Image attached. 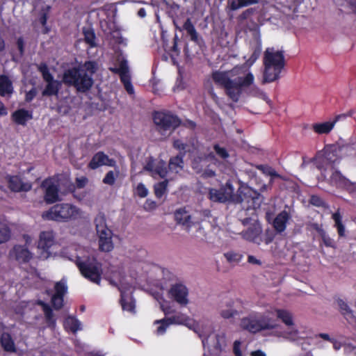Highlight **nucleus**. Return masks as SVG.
<instances>
[{
	"label": "nucleus",
	"mask_w": 356,
	"mask_h": 356,
	"mask_svg": "<svg viewBox=\"0 0 356 356\" xmlns=\"http://www.w3.org/2000/svg\"><path fill=\"white\" fill-rule=\"evenodd\" d=\"M97 70V64L95 61H86L81 66L65 70L62 81L67 86H73L79 92H87L92 87V76Z\"/></svg>",
	"instance_id": "nucleus-1"
},
{
	"label": "nucleus",
	"mask_w": 356,
	"mask_h": 356,
	"mask_svg": "<svg viewBox=\"0 0 356 356\" xmlns=\"http://www.w3.org/2000/svg\"><path fill=\"white\" fill-rule=\"evenodd\" d=\"M211 77L216 84L225 88L227 95L235 102L238 101L243 88L249 87L254 82V76L251 72L243 77L231 79L226 72L215 71Z\"/></svg>",
	"instance_id": "nucleus-2"
},
{
	"label": "nucleus",
	"mask_w": 356,
	"mask_h": 356,
	"mask_svg": "<svg viewBox=\"0 0 356 356\" xmlns=\"http://www.w3.org/2000/svg\"><path fill=\"white\" fill-rule=\"evenodd\" d=\"M79 216L80 209L75 205L70 203H58L42 212L41 216L44 220L67 222L77 219Z\"/></svg>",
	"instance_id": "nucleus-3"
},
{
	"label": "nucleus",
	"mask_w": 356,
	"mask_h": 356,
	"mask_svg": "<svg viewBox=\"0 0 356 356\" xmlns=\"http://www.w3.org/2000/svg\"><path fill=\"white\" fill-rule=\"evenodd\" d=\"M275 321L267 316L259 312H251L241 319L240 327L252 334H257L262 330L276 328Z\"/></svg>",
	"instance_id": "nucleus-4"
},
{
	"label": "nucleus",
	"mask_w": 356,
	"mask_h": 356,
	"mask_svg": "<svg viewBox=\"0 0 356 356\" xmlns=\"http://www.w3.org/2000/svg\"><path fill=\"white\" fill-rule=\"evenodd\" d=\"M75 264L81 275L92 283L99 285L103 273L102 264L95 257L82 259L77 257Z\"/></svg>",
	"instance_id": "nucleus-5"
},
{
	"label": "nucleus",
	"mask_w": 356,
	"mask_h": 356,
	"mask_svg": "<svg viewBox=\"0 0 356 356\" xmlns=\"http://www.w3.org/2000/svg\"><path fill=\"white\" fill-rule=\"evenodd\" d=\"M96 231L99 236V248L102 252H108L113 249V232L106 225L104 213H99L95 218Z\"/></svg>",
	"instance_id": "nucleus-6"
},
{
	"label": "nucleus",
	"mask_w": 356,
	"mask_h": 356,
	"mask_svg": "<svg viewBox=\"0 0 356 356\" xmlns=\"http://www.w3.org/2000/svg\"><path fill=\"white\" fill-rule=\"evenodd\" d=\"M154 123L160 132L173 131L181 124L180 118L170 111H154L152 114Z\"/></svg>",
	"instance_id": "nucleus-7"
},
{
	"label": "nucleus",
	"mask_w": 356,
	"mask_h": 356,
	"mask_svg": "<svg viewBox=\"0 0 356 356\" xmlns=\"http://www.w3.org/2000/svg\"><path fill=\"white\" fill-rule=\"evenodd\" d=\"M261 195L252 188L245 186L239 188L235 197V203H246L248 207L259 208L262 202Z\"/></svg>",
	"instance_id": "nucleus-8"
},
{
	"label": "nucleus",
	"mask_w": 356,
	"mask_h": 356,
	"mask_svg": "<svg viewBox=\"0 0 356 356\" xmlns=\"http://www.w3.org/2000/svg\"><path fill=\"white\" fill-rule=\"evenodd\" d=\"M264 65L267 66L269 70L270 66L277 67V70H283L285 65V59L282 51H273V48H268L264 52Z\"/></svg>",
	"instance_id": "nucleus-9"
},
{
	"label": "nucleus",
	"mask_w": 356,
	"mask_h": 356,
	"mask_svg": "<svg viewBox=\"0 0 356 356\" xmlns=\"http://www.w3.org/2000/svg\"><path fill=\"white\" fill-rule=\"evenodd\" d=\"M329 183L330 185L334 186L338 188L344 189L349 193L356 192V181H350L341 172L338 170H334L330 179Z\"/></svg>",
	"instance_id": "nucleus-10"
},
{
	"label": "nucleus",
	"mask_w": 356,
	"mask_h": 356,
	"mask_svg": "<svg viewBox=\"0 0 356 356\" xmlns=\"http://www.w3.org/2000/svg\"><path fill=\"white\" fill-rule=\"evenodd\" d=\"M41 187L44 189V200L47 204H54L60 200L58 185L54 183L52 178L45 179Z\"/></svg>",
	"instance_id": "nucleus-11"
},
{
	"label": "nucleus",
	"mask_w": 356,
	"mask_h": 356,
	"mask_svg": "<svg viewBox=\"0 0 356 356\" xmlns=\"http://www.w3.org/2000/svg\"><path fill=\"white\" fill-rule=\"evenodd\" d=\"M169 296L180 305H186L188 303V290L181 283L172 284L169 290Z\"/></svg>",
	"instance_id": "nucleus-12"
},
{
	"label": "nucleus",
	"mask_w": 356,
	"mask_h": 356,
	"mask_svg": "<svg viewBox=\"0 0 356 356\" xmlns=\"http://www.w3.org/2000/svg\"><path fill=\"white\" fill-rule=\"evenodd\" d=\"M341 150L342 147L339 144H328L325 145L323 150L318 154H321L328 163H335L339 161L341 158Z\"/></svg>",
	"instance_id": "nucleus-13"
},
{
	"label": "nucleus",
	"mask_w": 356,
	"mask_h": 356,
	"mask_svg": "<svg viewBox=\"0 0 356 356\" xmlns=\"http://www.w3.org/2000/svg\"><path fill=\"white\" fill-rule=\"evenodd\" d=\"M261 234V226L259 224H254L242 232L241 236L246 241L259 245L263 242Z\"/></svg>",
	"instance_id": "nucleus-14"
},
{
	"label": "nucleus",
	"mask_w": 356,
	"mask_h": 356,
	"mask_svg": "<svg viewBox=\"0 0 356 356\" xmlns=\"http://www.w3.org/2000/svg\"><path fill=\"white\" fill-rule=\"evenodd\" d=\"M8 186L13 192H28L32 188L30 183L23 182L22 179L17 175L8 176Z\"/></svg>",
	"instance_id": "nucleus-15"
},
{
	"label": "nucleus",
	"mask_w": 356,
	"mask_h": 356,
	"mask_svg": "<svg viewBox=\"0 0 356 356\" xmlns=\"http://www.w3.org/2000/svg\"><path fill=\"white\" fill-rule=\"evenodd\" d=\"M174 217L176 222L186 227L188 232L195 225V222L191 221V216L185 207L177 209L174 213Z\"/></svg>",
	"instance_id": "nucleus-16"
},
{
	"label": "nucleus",
	"mask_w": 356,
	"mask_h": 356,
	"mask_svg": "<svg viewBox=\"0 0 356 356\" xmlns=\"http://www.w3.org/2000/svg\"><path fill=\"white\" fill-rule=\"evenodd\" d=\"M16 261L20 264L28 263L32 258V254L24 245H16L12 250Z\"/></svg>",
	"instance_id": "nucleus-17"
},
{
	"label": "nucleus",
	"mask_w": 356,
	"mask_h": 356,
	"mask_svg": "<svg viewBox=\"0 0 356 356\" xmlns=\"http://www.w3.org/2000/svg\"><path fill=\"white\" fill-rule=\"evenodd\" d=\"M11 117L17 124L25 126L29 120L33 119V113L24 108H19L12 113Z\"/></svg>",
	"instance_id": "nucleus-18"
},
{
	"label": "nucleus",
	"mask_w": 356,
	"mask_h": 356,
	"mask_svg": "<svg viewBox=\"0 0 356 356\" xmlns=\"http://www.w3.org/2000/svg\"><path fill=\"white\" fill-rule=\"evenodd\" d=\"M109 70L114 74H119L120 81L123 84L127 82H131L130 75L129 74L127 61L125 59H122L120 61L119 67H109Z\"/></svg>",
	"instance_id": "nucleus-19"
},
{
	"label": "nucleus",
	"mask_w": 356,
	"mask_h": 356,
	"mask_svg": "<svg viewBox=\"0 0 356 356\" xmlns=\"http://www.w3.org/2000/svg\"><path fill=\"white\" fill-rule=\"evenodd\" d=\"M37 305L42 308L48 327L54 330L56 327V319L54 317L52 309L47 303L41 300L37 301Z\"/></svg>",
	"instance_id": "nucleus-20"
},
{
	"label": "nucleus",
	"mask_w": 356,
	"mask_h": 356,
	"mask_svg": "<svg viewBox=\"0 0 356 356\" xmlns=\"http://www.w3.org/2000/svg\"><path fill=\"white\" fill-rule=\"evenodd\" d=\"M290 219V215L286 211L279 213L273 222V226L277 233L283 232L286 227V224Z\"/></svg>",
	"instance_id": "nucleus-21"
},
{
	"label": "nucleus",
	"mask_w": 356,
	"mask_h": 356,
	"mask_svg": "<svg viewBox=\"0 0 356 356\" xmlns=\"http://www.w3.org/2000/svg\"><path fill=\"white\" fill-rule=\"evenodd\" d=\"M54 243V234L53 231H43L40 234L38 248L44 251L48 250Z\"/></svg>",
	"instance_id": "nucleus-22"
},
{
	"label": "nucleus",
	"mask_w": 356,
	"mask_h": 356,
	"mask_svg": "<svg viewBox=\"0 0 356 356\" xmlns=\"http://www.w3.org/2000/svg\"><path fill=\"white\" fill-rule=\"evenodd\" d=\"M339 118L340 115H337L333 121L314 123L312 124V129L318 134H327L332 130Z\"/></svg>",
	"instance_id": "nucleus-23"
},
{
	"label": "nucleus",
	"mask_w": 356,
	"mask_h": 356,
	"mask_svg": "<svg viewBox=\"0 0 356 356\" xmlns=\"http://www.w3.org/2000/svg\"><path fill=\"white\" fill-rule=\"evenodd\" d=\"M179 323L180 316L177 315L169 318H164L161 320H156L155 321L154 323L160 324V325L156 329V333L159 335L163 334L165 332L167 327L170 325Z\"/></svg>",
	"instance_id": "nucleus-24"
},
{
	"label": "nucleus",
	"mask_w": 356,
	"mask_h": 356,
	"mask_svg": "<svg viewBox=\"0 0 356 356\" xmlns=\"http://www.w3.org/2000/svg\"><path fill=\"white\" fill-rule=\"evenodd\" d=\"M0 344L4 351L7 353H16L17 348L15 341L8 332H3L0 336Z\"/></svg>",
	"instance_id": "nucleus-25"
},
{
	"label": "nucleus",
	"mask_w": 356,
	"mask_h": 356,
	"mask_svg": "<svg viewBox=\"0 0 356 356\" xmlns=\"http://www.w3.org/2000/svg\"><path fill=\"white\" fill-rule=\"evenodd\" d=\"M336 303L337 305L340 314L347 321H353L355 319L353 311L346 301H344L341 298H338L337 299H336Z\"/></svg>",
	"instance_id": "nucleus-26"
},
{
	"label": "nucleus",
	"mask_w": 356,
	"mask_h": 356,
	"mask_svg": "<svg viewBox=\"0 0 356 356\" xmlns=\"http://www.w3.org/2000/svg\"><path fill=\"white\" fill-rule=\"evenodd\" d=\"M62 82L63 81L55 79L50 82H47L44 89L42 92V95L47 97L58 95L62 86Z\"/></svg>",
	"instance_id": "nucleus-27"
},
{
	"label": "nucleus",
	"mask_w": 356,
	"mask_h": 356,
	"mask_svg": "<svg viewBox=\"0 0 356 356\" xmlns=\"http://www.w3.org/2000/svg\"><path fill=\"white\" fill-rule=\"evenodd\" d=\"M282 70H277V67L272 66H270L269 70H268L267 66L264 65L263 83H270L277 80L280 78Z\"/></svg>",
	"instance_id": "nucleus-28"
},
{
	"label": "nucleus",
	"mask_w": 356,
	"mask_h": 356,
	"mask_svg": "<svg viewBox=\"0 0 356 356\" xmlns=\"http://www.w3.org/2000/svg\"><path fill=\"white\" fill-rule=\"evenodd\" d=\"M184 152H179L176 156L171 157L169 161L168 168L172 172H178L184 167Z\"/></svg>",
	"instance_id": "nucleus-29"
},
{
	"label": "nucleus",
	"mask_w": 356,
	"mask_h": 356,
	"mask_svg": "<svg viewBox=\"0 0 356 356\" xmlns=\"http://www.w3.org/2000/svg\"><path fill=\"white\" fill-rule=\"evenodd\" d=\"M106 159V154L104 152L99 151L95 154L91 160L88 164V168L91 170H96L98 168L104 165V159Z\"/></svg>",
	"instance_id": "nucleus-30"
},
{
	"label": "nucleus",
	"mask_w": 356,
	"mask_h": 356,
	"mask_svg": "<svg viewBox=\"0 0 356 356\" xmlns=\"http://www.w3.org/2000/svg\"><path fill=\"white\" fill-rule=\"evenodd\" d=\"M13 91V83L8 76L4 74L0 75V95L4 97L7 94H11Z\"/></svg>",
	"instance_id": "nucleus-31"
},
{
	"label": "nucleus",
	"mask_w": 356,
	"mask_h": 356,
	"mask_svg": "<svg viewBox=\"0 0 356 356\" xmlns=\"http://www.w3.org/2000/svg\"><path fill=\"white\" fill-rule=\"evenodd\" d=\"M258 3L259 0H228V6L231 10L234 11Z\"/></svg>",
	"instance_id": "nucleus-32"
},
{
	"label": "nucleus",
	"mask_w": 356,
	"mask_h": 356,
	"mask_svg": "<svg viewBox=\"0 0 356 356\" xmlns=\"http://www.w3.org/2000/svg\"><path fill=\"white\" fill-rule=\"evenodd\" d=\"M277 317L282 321L287 326L293 325V320L292 314L283 309H277L275 310Z\"/></svg>",
	"instance_id": "nucleus-33"
},
{
	"label": "nucleus",
	"mask_w": 356,
	"mask_h": 356,
	"mask_svg": "<svg viewBox=\"0 0 356 356\" xmlns=\"http://www.w3.org/2000/svg\"><path fill=\"white\" fill-rule=\"evenodd\" d=\"M183 29L190 36L191 40L198 42V33L190 18H188L183 25Z\"/></svg>",
	"instance_id": "nucleus-34"
},
{
	"label": "nucleus",
	"mask_w": 356,
	"mask_h": 356,
	"mask_svg": "<svg viewBox=\"0 0 356 356\" xmlns=\"http://www.w3.org/2000/svg\"><path fill=\"white\" fill-rule=\"evenodd\" d=\"M209 199L213 202L225 203L227 202V197L223 194L221 188L217 190L211 188L209 192Z\"/></svg>",
	"instance_id": "nucleus-35"
},
{
	"label": "nucleus",
	"mask_w": 356,
	"mask_h": 356,
	"mask_svg": "<svg viewBox=\"0 0 356 356\" xmlns=\"http://www.w3.org/2000/svg\"><path fill=\"white\" fill-rule=\"evenodd\" d=\"M83 33L84 35V41L86 44H88L90 47H95L97 46L96 44V35L95 31L92 29H83Z\"/></svg>",
	"instance_id": "nucleus-36"
},
{
	"label": "nucleus",
	"mask_w": 356,
	"mask_h": 356,
	"mask_svg": "<svg viewBox=\"0 0 356 356\" xmlns=\"http://www.w3.org/2000/svg\"><path fill=\"white\" fill-rule=\"evenodd\" d=\"M220 188L223 194L227 197V201L235 202L236 195L234 193V188L231 181H227Z\"/></svg>",
	"instance_id": "nucleus-37"
},
{
	"label": "nucleus",
	"mask_w": 356,
	"mask_h": 356,
	"mask_svg": "<svg viewBox=\"0 0 356 356\" xmlns=\"http://www.w3.org/2000/svg\"><path fill=\"white\" fill-rule=\"evenodd\" d=\"M120 291V303L122 306V308L123 310L128 311L131 313L135 312V301L134 300L131 299L129 302H127L125 299V294L124 292Z\"/></svg>",
	"instance_id": "nucleus-38"
},
{
	"label": "nucleus",
	"mask_w": 356,
	"mask_h": 356,
	"mask_svg": "<svg viewBox=\"0 0 356 356\" xmlns=\"http://www.w3.org/2000/svg\"><path fill=\"white\" fill-rule=\"evenodd\" d=\"M64 327L66 330H70L73 333H75L80 328V323L76 318L69 316L64 322Z\"/></svg>",
	"instance_id": "nucleus-39"
},
{
	"label": "nucleus",
	"mask_w": 356,
	"mask_h": 356,
	"mask_svg": "<svg viewBox=\"0 0 356 356\" xmlns=\"http://www.w3.org/2000/svg\"><path fill=\"white\" fill-rule=\"evenodd\" d=\"M332 219L334 221V226L337 229V232L339 236H343L345 235V227L342 222V216L340 213L337 211L332 214Z\"/></svg>",
	"instance_id": "nucleus-40"
},
{
	"label": "nucleus",
	"mask_w": 356,
	"mask_h": 356,
	"mask_svg": "<svg viewBox=\"0 0 356 356\" xmlns=\"http://www.w3.org/2000/svg\"><path fill=\"white\" fill-rule=\"evenodd\" d=\"M168 181L165 179L154 186V195L157 198H161L167 191Z\"/></svg>",
	"instance_id": "nucleus-41"
},
{
	"label": "nucleus",
	"mask_w": 356,
	"mask_h": 356,
	"mask_svg": "<svg viewBox=\"0 0 356 356\" xmlns=\"http://www.w3.org/2000/svg\"><path fill=\"white\" fill-rule=\"evenodd\" d=\"M38 71L41 73L43 80L47 83L54 80L53 75L49 72L46 63H42L38 67Z\"/></svg>",
	"instance_id": "nucleus-42"
},
{
	"label": "nucleus",
	"mask_w": 356,
	"mask_h": 356,
	"mask_svg": "<svg viewBox=\"0 0 356 356\" xmlns=\"http://www.w3.org/2000/svg\"><path fill=\"white\" fill-rule=\"evenodd\" d=\"M220 314L223 318L229 319L238 316L240 314V312L234 309L232 304H229L227 305V308L222 309L220 310Z\"/></svg>",
	"instance_id": "nucleus-43"
},
{
	"label": "nucleus",
	"mask_w": 356,
	"mask_h": 356,
	"mask_svg": "<svg viewBox=\"0 0 356 356\" xmlns=\"http://www.w3.org/2000/svg\"><path fill=\"white\" fill-rule=\"evenodd\" d=\"M120 173L119 169H116L115 172L113 170H109L103 178L102 182L104 184L113 186L116 180V178L118 177Z\"/></svg>",
	"instance_id": "nucleus-44"
},
{
	"label": "nucleus",
	"mask_w": 356,
	"mask_h": 356,
	"mask_svg": "<svg viewBox=\"0 0 356 356\" xmlns=\"http://www.w3.org/2000/svg\"><path fill=\"white\" fill-rule=\"evenodd\" d=\"M261 52V44H257L253 49V51L250 56V57L246 60V63L248 65H252L255 61L259 58Z\"/></svg>",
	"instance_id": "nucleus-45"
},
{
	"label": "nucleus",
	"mask_w": 356,
	"mask_h": 356,
	"mask_svg": "<svg viewBox=\"0 0 356 356\" xmlns=\"http://www.w3.org/2000/svg\"><path fill=\"white\" fill-rule=\"evenodd\" d=\"M76 186L72 183L70 182L68 190L70 192L74 191L76 187L78 188H83L86 186V184L88 183V178L86 177H77L76 178Z\"/></svg>",
	"instance_id": "nucleus-46"
},
{
	"label": "nucleus",
	"mask_w": 356,
	"mask_h": 356,
	"mask_svg": "<svg viewBox=\"0 0 356 356\" xmlns=\"http://www.w3.org/2000/svg\"><path fill=\"white\" fill-rule=\"evenodd\" d=\"M55 293L53 295L54 299L58 298V296L64 297L65 294L67 293V287L65 283L62 282H58L56 283L55 286Z\"/></svg>",
	"instance_id": "nucleus-47"
},
{
	"label": "nucleus",
	"mask_w": 356,
	"mask_h": 356,
	"mask_svg": "<svg viewBox=\"0 0 356 356\" xmlns=\"http://www.w3.org/2000/svg\"><path fill=\"white\" fill-rule=\"evenodd\" d=\"M10 237V229L7 226L0 223V244L8 241Z\"/></svg>",
	"instance_id": "nucleus-48"
},
{
	"label": "nucleus",
	"mask_w": 356,
	"mask_h": 356,
	"mask_svg": "<svg viewBox=\"0 0 356 356\" xmlns=\"http://www.w3.org/2000/svg\"><path fill=\"white\" fill-rule=\"evenodd\" d=\"M50 9L51 7L49 6H47L43 7L40 12L39 22L42 26H45L47 24Z\"/></svg>",
	"instance_id": "nucleus-49"
},
{
	"label": "nucleus",
	"mask_w": 356,
	"mask_h": 356,
	"mask_svg": "<svg viewBox=\"0 0 356 356\" xmlns=\"http://www.w3.org/2000/svg\"><path fill=\"white\" fill-rule=\"evenodd\" d=\"M213 149L216 154L222 159H227L229 156L226 148L220 147L218 144L213 145Z\"/></svg>",
	"instance_id": "nucleus-50"
},
{
	"label": "nucleus",
	"mask_w": 356,
	"mask_h": 356,
	"mask_svg": "<svg viewBox=\"0 0 356 356\" xmlns=\"http://www.w3.org/2000/svg\"><path fill=\"white\" fill-rule=\"evenodd\" d=\"M320 236L325 246L333 248L336 247V243L334 241L331 237H330V236L326 233L325 231Z\"/></svg>",
	"instance_id": "nucleus-51"
},
{
	"label": "nucleus",
	"mask_w": 356,
	"mask_h": 356,
	"mask_svg": "<svg viewBox=\"0 0 356 356\" xmlns=\"http://www.w3.org/2000/svg\"><path fill=\"white\" fill-rule=\"evenodd\" d=\"M309 203L312 205H314V206L317 207H325V202H324V200L321 197H319L318 195H312L310 197Z\"/></svg>",
	"instance_id": "nucleus-52"
},
{
	"label": "nucleus",
	"mask_w": 356,
	"mask_h": 356,
	"mask_svg": "<svg viewBox=\"0 0 356 356\" xmlns=\"http://www.w3.org/2000/svg\"><path fill=\"white\" fill-rule=\"evenodd\" d=\"M136 194L138 197L143 198L147 196L148 190L143 183H139L136 187Z\"/></svg>",
	"instance_id": "nucleus-53"
},
{
	"label": "nucleus",
	"mask_w": 356,
	"mask_h": 356,
	"mask_svg": "<svg viewBox=\"0 0 356 356\" xmlns=\"http://www.w3.org/2000/svg\"><path fill=\"white\" fill-rule=\"evenodd\" d=\"M154 173L158 175L161 178H165L167 175L168 171L164 164L162 163L157 165L154 168Z\"/></svg>",
	"instance_id": "nucleus-54"
},
{
	"label": "nucleus",
	"mask_w": 356,
	"mask_h": 356,
	"mask_svg": "<svg viewBox=\"0 0 356 356\" xmlns=\"http://www.w3.org/2000/svg\"><path fill=\"white\" fill-rule=\"evenodd\" d=\"M64 297L58 296L55 300L54 299V296L51 297V304L54 308L56 310L60 309L63 306Z\"/></svg>",
	"instance_id": "nucleus-55"
},
{
	"label": "nucleus",
	"mask_w": 356,
	"mask_h": 356,
	"mask_svg": "<svg viewBox=\"0 0 356 356\" xmlns=\"http://www.w3.org/2000/svg\"><path fill=\"white\" fill-rule=\"evenodd\" d=\"M186 147H187V144L183 143L179 139H176L173 141V147L177 150H179L180 152H184L186 154Z\"/></svg>",
	"instance_id": "nucleus-56"
},
{
	"label": "nucleus",
	"mask_w": 356,
	"mask_h": 356,
	"mask_svg": "<svg viewBox=\"0 0 356 356\" xmlns=\"http://www.w3.org/2000/svg\"><path fill=\"white\" fill-rule=\"evenodd\" d=\"M308 227L310 230H315L319 236H321L325 232L323 225L317 222H310L308 224Z\"/></svg>",
	"instance_id": "nucleus-57"
},
{
	"label": "nucleus",
	"mask_w": 356,
	"mask_h": 356,
	"mask_svg": "<svg viewBox=\"0 0 356 356\" xmlns=\"http://www.w3.org/2000/svg\"><path fill=\"white\" fill-rule=\"evenodd\" d=\"M308 227L310 230H315L319 236H321L325 232L323 225L317 222H310L308 224Z\"/></svg>",
	"instance_id": "nucleus-58"
},
{
	"label": "nucleus",
	"mask_w": 356,
	"mask_h": 356,
	"mask_svg": "<svg viewBox=\"0 0 356 356\" xmlns=\"http://www.w3.org/2000/svg\"><path fill=\"white\" fill-rule=\"evenodd\" d=\"M274 238V234L270 230H266L262 239L265 244L268 245L273 241Z\"/></svg>",
	"instance_id": "nucleus-59"
},
{
	"label": "nucleus",
	"mask_w": 356,
	"mask_h": 356,
	"mask_svg": "<svg viewBox=\"0 0 356 356\" xmlns=\"http://www.w3.org/2000/svg\"><path fill=\"white\" fill-rule=\"evenodd\" d=\"M255 11L254 8H250L245 10H244L240 15H239V19L240 20H245L247 19L250 16L254 14Z\"/></svg>",
	"instance_id": "nucleus-60"
},
{
	"label": "nucleus",
	"mask_w": 356,
	"mask_h": 356,
	"mask_svg": "<svg viewBox=\"0 0 356 356\" xmlns=\"http://www.w3.org/2000/svg\"><path fill=\"white\" fill-rule=\"evenodd\" d=\"M16 43H17V49L19 50L20 56H23L24 54V47H25V44H24L23 38L22 37L18 38Z\"/></svg>",
	"instance_id": "nucleus-61"
},
{
	"label": "nucleus",
	"mask_w": 356,
	"mask_h": 356,
	"mask_svg": "<svg viewBox=\"0 0 356 356\" xmlns=\"http://www.w3.org/2000/svg\"><path fill=\"white\" fill-rule=\"evenodd\" d=\"M233 352L235 356H243L241 350V342L239 341H235L233 345Z\"/></svg>",
	"instance_id": "nucleus-62"
},
{
	"label": "nucleus",
	"mask_w": 356,
	"mask_h": 356,
	"mask_svg": "<svg viewBox=\"0 0 356 356\" xmlns=\"http://www.w3.org/2000/svg\"><path fill=\"white\" fill-rule=\"evenodd\" d=\"M106 159H104V165H107L110 167H113L115 169H119V168L117 166L116 161L113 159H110L108 155L106 154Z\"/></svg>",
	"instance_id": "nucleus-63"
},
{
	"label": "nucleus",
	"mask_w": 356,
	"mask_h": 356,
	"mask_svg": "<svg viewBox=\"0 0 356 356\" xmlns=\"http://www.w3.org/2000/svg\"><path fill=\"white\" fill-rule=\"evenodd\" d=\"M35 96H36V90L35 88H32L31 90H30L29 92H27L26 93L25 100L27 102H30L35 98Z\"/></svg>",
	"instance_id": "nucleus-64"
}]
</instances>
